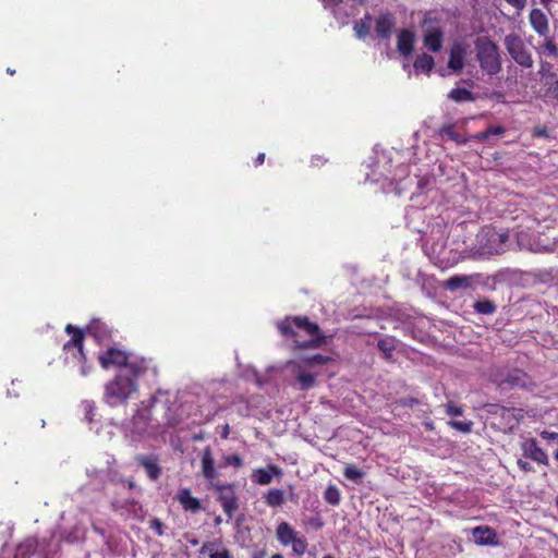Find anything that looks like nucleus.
<instances>
[{"instance_id":"obj_1","label":"nucleus","mask_w":558,"mask_h":558,"mask_svg":"<svg viewBox=\"0 0 558 558\" xmlns=\"http://www.w3.org/2000/svg\"><path fill=\"white\" fill-rule=\"evenodd\" d=\"M202 475L207 483V488L216 493V499L220 504L226 515L231 519L239 510V497L234 483L219 481V471L216 468L213 450L205 447L201 452Z\"/></svg>"},{"instance_id":"obj_2","label":"nucleus","mask_w":558,"mask_h":558,"mask_svg":"<svg viewBox=\"0 0 558 558\" xmlns=\"http://www.w3.org/2000/svg\"><path fill=\"white\" fill-rule=\"evenodd\" d=\"M280 333L291 339L295 349H318L327 343V336L318 324L306 316L286 317L277 324Z\"/></svg>"},{"instance_id":"obj_3","label":"nucleus","mask_w":558,"mask_h":558,"mask_svg":"<svg viewBox=\"0 0 558 558\" xmlns=\"http://www.w3.org/2000/svg\"><path fill=\"white\" fill-rule=\"evenodd\" d=\"M138 389L137 383L124 373L117 374L105 385L104 401L110 407L125 403Z\"/></svg>"},{"instance_id":"obj_4","label":"nucleus","mask_w":558,"mask_h":558,"mask_svg":"<svg viewBox=\"0 0 558 558\" xmlns=\"http://www.w3.org/2000/svg\"><path fill=\"white\" fill-rule=\"evenodd\" d=\"M475 49L476 59L484 72L488 75H496L501 71L499 48L490 38H477Z\"/></svg>"},{"instance_id":"obj_5","label":"nucleus","mask_w":558,"mask_h":558,"mask_svg":"<svg viewBox=\"0 0 558 558\" xmlns=\"http://www.w3.org/2000/svg\"><path fill=\"white\" fill-rule=\"evenodd\" d=\"M65 332L72 337L63 344V352L65 354H72L73 357L77 360L81 365V374L86 376L90 372L92 366L87 365V356L84 352L85 335L82 329L72 324L65 326Z\"/></svg>"},{"instance_id":"obj_6","label":"nucleus","mask_w":558,"mask_h":558,"mask_svg":"<svg viewBox=\"0 0 558 558\" xmlns=\"http://www.w3.org/2000/svg\"><path fill=\"white\" fill-rule=\"evenodd\" d=\"M487 411L498 420V426L504 433L513 432L524 417V410L519 408L489 404Z\"/></svg>"},{"instance_id":"obj_7","label":"nucleus","mask_w":558,"mask_h":558,"mask_svg":"<svg viewBox=\"0 0 558 558\" xmlns=\"http://www.w3.org/2000/svg\"><path fill=\"white\" fill-rule=\"evenodd\" d=\"M276 538L282 546H292L294 554L302 556L307 550V541L288 523L281 522L276 527Z\"/></svg>"},{"instance_id":"obj_8","label":"nucleus","mask_w":558,"mask_h":558,"mask_svg":"<svg viewBox=\"0 0 558 558\" xmlns=\"http://www.w3.org/2000/svg\"><path fill=\"white\" fill-rule=\"evenodd\" d=\"M505 47L510 57L522 68L530 69L533 66V58L526 48L523 39L514 34H508L504 40Z\"/></svg>"},{"instance_id":"obj_9","label":"nucleus","mask_w":558,"mask_h":558,"mask_svg":"<svg viewBox=\"0 0 558 558\" xmlns=\"http://www.w3.org/2000/svg\"><path fill=\"white\" fill-rule=\"evenodd\" d=\"M496 383L501 389L531 390L535 387L532 377L520 368L507 371L496 379Z\"/></svg>"},{"instance_id":"obj_10","label":"nucleus","mask_w":558,"mask_h":558,"mask_svg":"<svg viewBox=\"0 0 558 558\" xmlns=\"http://www.w3.org/2000/svg\"><path fill=\"white\" fill-rule=\"evenodd\" d=\"M423 45L432 52H439L444 46L445 32L436 20L425 17L422 22Z\"/></svg>"},{"instance_id":"obj_11","label":"nucleus","mask_w":558,"mask_h":558,"mask_svg":"<svg viewBox=\"0 0 558 558\" xmlns=\"http://www.w3.org/2000/svg\"><path fill=\"white\" fill-rule=\"evenodd\" d=\"M130 354L119 347L108 345L98 353L97 360L104 369L121 368L129 362Z\"/></svg>"},{"instance_id":"obj_12","label":"nucleus","mask_w":558,"mask_h":558,"mask_svg":"<svg viewBox=\"0 0 558 558\" xmlns=\"http://www.w3.org/2000/svg\"><path fill=\"white\" fill-rule=\"evenodd\" d=\"M287 368L294 377L299 390L307 391L315 387L317 375L305 371L303 362L288 361Z\"/></svg>"},{"instance_id":"obj_13","label":"nucleus","mask_w":558,"mask_h":558,"mask_svg":"<svg viewBox=\"0 0 558 558\" xmlns=\"http://www.w3.org/2000/svg\"><path fill=\"white\" fill-rule=\"evenodd\" d=\"M523 456L538 464L548 465L549 459L546 451L541 448L535 438H527L520 445Z\"/></svg>"},{"instance_id":"obj_14","label":"nucleus","mask_w":558,"mask_h":558,"mask_svg":"<svg viewBox=\"0 0 558 558\" xmlns=\"http://www.w3.org/2000/svg\"><path fill=\"white\" fill-rule=\"evenodd\" d=\"M149 364L150 361L146 357L130 354L129 362L125 363L124 368L130 374L129 376L136 381L137 378L147 373Z\"/></svg>"},{"instance_id":"obj_15","label":"nucleus","mask_w":558,"mask_h":558,"mask_svg":"<svg viewBox=\"0 0 558 558\" xmlns=\"http://www.w3.org/2000/svg\"><path fill=\"white\" fill-rule=\"evenodd\" d=\"M466 45L461 41H456L450 48L448 68L453 72H460L464 66V59L466 56Z\"/></svg>"},{"instance_id":"obj_16","label":"nucleus","mask_w":558,"mask_h":558,"mask_svg":"<svg viewBox=\"0 0 558 558\" xmlns=\"http://www.w3.org/2000/svg\"><path fill=\"white\" fill-rule=\"evenodd\" d=\"M395 26V16L389 12L380 13L375 20V32L380 39L390 38Z\"/></svg>"},{"instance_id":"obj_17","label":"nucleus","mask_w":558,"mask_h":558,"mask_svg":"<svg viewBox=\"0 0 558 558\" xmlns=\"http://www.w3.org/2000/svg\"><path fill=\"white\" fill-rule=\"evenodd\" d=\"M415 44V34L409 28H403L399 32L397 37L398 52L408 58L412 54Z\"/></svg>"},{"instance_id":"obj_18","label":"nucleus","mask_w":558,"mask_h":558,"mask_svg":"<svg viewBox=\"0 0 558 558\" xmlns=\"http://www.w3.org/2000/svg\"><path fill=\"white\" fill-rule=\"evenodd\" d=\"M274 476H282V470L276 464H268L267 468L257 469L252 474L253 482L263 486L270 484Z\"/></svg>"},{"instance_id":"obj_19","label":"nucleus","mask_w":558,"mask_h":558,"mask_svg":"<svg viewBox=\"0 0 558 558\" xmlns=\"http://www.w3.org/2000/svg\"><path fill=\"white\" fill-rule=\"evenodd\" d=\"M532 28L542 37L549 34V23L546 14L541 9H532L529 14Z\"/></svg>"},{"instance_id":"obj_20","label":"nucleus","mask_w":558,"mask_h":558,"mask_svg":"<svg viewBox=\"0 0 558 558\" xmlns=\"http://www.w3.org/2000/svg\"><path fill=\"white\" fill-rule=\"evenodd\" d=\"M175 499L179 501V504L185 511H191L195 513L203 509L199 499L193 497L191 494V489L187 487L181 488L178 492Z\"/></svg>"},{"instance_id":"obj_21","label":"nucleus","mask_w":558,"mask_h":558,"mask_svg":"<svg viewBox=\"0 0 558 558\" xmlns=\"http://www.w3.org/2000/svg\"><path fill=\"white\" fill-rule=\"evenodd\" d=\"M472 535L477 545H496L497 534L494 529L487 525L475 526L472 530Z\"/></svg>"},{"instance_id":"obj_22","label":"nucleus","mask_w":558,"mask_h":558,"mask_svg":"<svg viewBox=\"0 0 558 558\" xmlns=\"http://www.w3.org/2000/svg\"><path fill=\"white\" fill-rule=\"evenodd\" d=\"M135 460L146 470V473L151 481H156L160 477L161 468L158 464V458L156 456L140 454Z\"/></svg>"},{"instance_id":"obj_23","label":"nucleus","mask_w":558,"mask_h":558,"mask_svg":"<svg viewBox=\"0 0 558 558\" xmlns=\"http://www.w3.org/2000/svg\"><path fill=\"white\" fill-rule=\"evenodd\" d=\"M473 276L466 275H454L448 278L442 287L449 291H456L458 289H468L472 286Z\"/></svg>"},{"instance_id":"obj_24","label":"nucleus","mask_w":558,"mask_h":558,"mask_svg":"<svg viewBox=\"0 0 558 558\" xmlns=\"http://www.w3.org/2000/svg\"><path fill=\"white\" fill-rule=\"evenodd\" d=\"M87 333L93 336L97 342L105 345L111 338L110 331L100 322H93L87 327Z\"/></svg>"},{"instance_id":"obj_25","label":"nucleus","mask_w":558,"mask_h":558,"mask_svg":"<svg viewBox=\"0 0 558 558\" xmlns=\"http://www.w3.org/2000/svg\"><path fill=\"white\" fill-rule=\"evenodd\" d=\"M413 66L417 73L429 75L435 66V60L430 54L423 52L415 58Z\"/></svg>"},{"instance_id":"obj_26","label":"nucleus","mask_w":558,"mask_h":558,"mask_svg":"<svg viewBox=\"0 0 558 558\" xmlns=\"http://www.w3.org/2000/svg\"><path fill=\"white\" fill-rule=\"evenodd\" d=\"M264 501L270 508L281 507L286 502L284 492L280 488H271L264 496Z\"/></svg>"},{"instance_id":"obj_27","label":"nucleus","mask_w":558,"mask_h":558,"mask_svg":"<svg viewBox=\"0 0 558 558\" xmlns=\"http://www.w3.org/2000/svg\"><path fill=\"white\" fill-rule=\"evenodd\" d=\"M448 98L458 104L475 100V96L471 90L459 87L452 88L448 94Z\"/></svg>"},{"instance_id":"obj_28","label":"nucleus","mask_w":558,"mask_h":558,"mask_svg":"<svg viewBox=\"0 0 558 558\" xmlns=\"http://www.w3.org/2000/svg\"><path fill=\"white\" fill-rule=\"evenodd\" d=\"M544 38V43L538 47V53L546 54L547 57L558 60V45L555 39L548 35Z\"/></svg>"},{"instance_id":"obj_29","label":"nucleus","mask_w":558,"mask_h":558,"mask_svg":"<svg viewBox=\"0 0 558 558\" xmlns=\"http://www.w3.org/2000/svg\"><path fill=\"white\" fill-rule=\"evenodd\" d=\"M440 136L447 137L450 141L461 145L466 144L468 140L463 137L461 134L456 132L454 124H446L439 131Z\"/></svg>"},{"instance_id":"obj_30","label":"nucleus","mask_w":558,"mask_h":558,"mask_svg":"<svg viewBox=\"0 0 558 558\" xmlns=\"http://www.w3.org/2000/svg\"><path fill=\"white\" fill-rule=\"evenodd\" d=\"M377 348L384 353L386 360H390L396 350V339L393 337L381 338L377 342Z\"/></svg>"},{"instance_id":"obj_31","label":"nucleus","mask_w":558,"mask_h":558,"mask_svg":"<svg viewBox=\"0 0 558 558\" xmlns=\"http://www.w3.org/2000/svg\"><path fill=\"white\" fill-rule=\"evenodd\" d=\"M295 362H303V366H314V365H326L331 361L330 356L323 354H313L311 356L301 357L299 360H294Z\"/></svg>"},{"instance_id":"obj_32","label":"nucleus","mask_w":558,"mask_h":558,"mask_svg":"<svg viewBox=\"0 0 558 558\" xmlns=\"http://www.w3.org/2000/svg\"><path fill=\"white\" fill-rule=\"evenodd\" d=\"M322 2L325 9H330L332 11L337 20H339L342 24H347V19L350 16V14H342L338 9L342 0H322Z\"/></svg>"},{"instance_id":"obj_33","label":"nucleus","mask_w":558,"mask_h":558,"mask_svg":"<svg viewBox=\"0 0 558 558\" xmlns=\"http://www.w3.org/2000/svg\"><path fill=\"white\" fill-rule=\"evenodd\" d=\"M324 499L331 506H338L341 501L340 489L333 484L328 485L324 492Z\"/></svg>"},{"instance_id":"obj_34","label":"nucleus","mask_w":558,"mask_h":558,"mask_svg":"<svg viewBox=\"0 0 558 558\" xmlns=\"http://www.w3.org/2000/svg\"><path fill=\"white\" fill-rule=\"evenodd\" d=\"M474 310L476 313L492 315L496 312L497 306L490 300H480L474 303Z\"/></svg>"},{"instance_id":"obj_35","label":"nucleus","mask_w":558,"mask_h":558,"mask_svg":"<svg viewBox=\"0 0 558 558\" xmlns=\"http://www.w3.org/2000/svg\"><path fill=\"white\" fill-rule=\"evenodd\" d=\"M343 475L347 480H350L354 483H360L364 477L365 473L359 469L355 464H347L343 470Z\"/></svg>"},{"instance_id":"obj_36","label":"nucleus","mask_w":558,"mask_h":558,"mask_svg":"<svg viewBox=\"0 0 558 558\" xmlns=\"http://www.w3.org/2000/svg\"><path fill=\"white\" fill-rule=\"evenodd\" d=\"M353 31L359 39H364L368 36L371 26L365 21H356L354 23Z\"/></svg>"},{"instance_id":"obj_37","label":"nucleus","mask_w":558,"mask_h":558,"mask_svg":"<svg viewBox=\"0 0 558 558\" xmlns=\"http://www.w3.org/2000/svg\"><path fill=\"white\" fill-rule=\"evenodd\" d=\"M222 462L225 466H234L236 469L242 468L244 464L242 457L238 453L225 456Z\"/></svg>"},{"instance_id":"obj_38","label":"nucleus","mask_w":558,"mask_h":558,"mask_svg":"<svg viewBox=\"0 0 558 558\" xmlns=\"http://www.w3.org/2000/svg\"><path fill=\"white\" fill-rule=\"evenodd\" d=\"M449 426L459 430L463 434H469L472 432L473 422L472 421H450Z\"/></svg>"},{"instance_id":"obj_39","label":"nucleus","mask_w":558,"mask_h":558,"mask_svg":"<svg viewBox=\"0 0 558 558\" xmlns=\"http://www.w3.org/2000/svg\"><path fill=\"white\" fill-rule=\"evenodd\" d=\"M538 73L544 78H550V80L557 78L556 73L553 72V64L547 61H544V60H541V62H539Z\"/></svg>"},{"instance_id":"obj_40","label":"nucleus","mask_w":558,"mask_h":558,"mask_svg":"<svg viewBox=\"0 0 558 558\" xmlns=\"http://www.w3.org/2000/svg\"><path fill=\"white\" fill-rule=\"evenodd\" d=\"M132 423L134 426V430L138 433H142L146 429L147 420L141 411H137V413L133 416Z\"/></svg>"},{"instance_id":"obj_41","label":"nucleus","mask_w":558,"mask_h":558,"mask_svg":"<svg viewBox=\"0 0 558 558\" xmlns=\"http://www.w3.org/2000/svg\"><path fill=\"white\" fill-rule=\"evenodd\" d=\"M38 547L36 538H27L23 544L20 545L19 549L25 554H34Z\"/></svg>"},{"instance_id":"obj_42","label":"nucleus","mask_w":558,"mask_h":558,"mask_svg":"<svg viewBox=\"0 0 558 558\" xmlns=\"http://www.w3.org/2000/svg\"><path fill=\"white\" fill-rule=\"evenodd\" d=\"M420 403L418 399L413 397L400 398L396 401V404L402 408H413Z\"/></svg>"},{"instance_id":"obj_43","label":"nucleus","mask_w":558,"mask_h":558,"mask_svg":"<svg viewBox=\"0 0 558 558\" xmlns=\"http://www.w3.org/2000/svg\"><path fill=\"white\" fill-rule=\"evenodd\" d=\"M446 413L452 417L460 416L463 414V409L459 405L453 404L452 402H448L446 404Z\"/></svg>"},{"instance_id":"obj_44","label":"nucleus","mask_w":558,"mask_h":558,"mask_svg":"<svg viewBox=\"0 0 558 558\" xmlns=\"http://www.w3.org/2000/svg\"><path fill=\"white\" fill-rule=\"evenodd\" d=\"M209 558H231V553L228 548L222 547L214 553H210Z\"/></svg>"},{"instance_id":"obj_45","label":"nucleus","mask_w":558,"mask_h":558,"mask_svg":"<svg viewBox=\"0 0 558 558\" xmlns=\"http://www.w3.org/2000/svg\"><path fill=\"white\" fill-rule=\"evenodd\" d=\"M486 131L488 133V137L490 135H504L506 133V129L501 125H490Z\"/></svg>"},{"instance_id":"obj_46","label":"nucleus","mask_w":558,"mask_h":558,"mask_svg":"<svg viewBox=\"0 0 558 558\" xmlns=\"http://www.w3.org/2000/svg\"><path fill=\"white\" fill-rule=\"evenodd\" d=\"M509 236L507 233H498V232H492L489 240L490 241H499L500 244H505L508 241Z\"/></svg>"},{"instance_id":"obj_47","label":"nucleus","mask_w":558,"mask_h":558,"mask_svg":"<svg viewBox=\"0 0 558 558\" xmlns=\"http://www.w3.org/2000/svg\"><path fill=\"white\" fill-rule=\"evenodd\" d=\"M539 436L545 440L558 441V433L556 432L543 430Z\"/></svg>"},{"instance_id":"obj_48","label":"nucleus","mask_w":558,"mask_h":558,"mask_svg":"<svg viewBox=\"0 0 558 558\" xmlns=\"http://www.w3.org/2000/svg\"><path fill=\"white\" fill-rule=\"evenodd\" d=\"M517 464H518L519 469L521 471H523L524 473H529V472H533L534 471V469L531 465V463H529V462H526V461H524L522 459H518Z\"/></svg>"},{"instance_id":"obj_49","label":"nucleus","mask_w":558,"mask_h":558,"mask_svg":"<svg viewBox=\"0 0 558 558\" xmlns=\"http://www.w3.org/2000/svg\"><path fill=\"white\" fill-rule=\"evenodd\" d=\"M215 546H216V543H214V542H205V543H203V545H202V547L199 549V554L204 555L206 553H209V554L214 553L215 551L214 550Z\"/></svg>"},{"instance_id":"obj_50","label":"nucleus","mask_w":558,"mask_h":558,"mask_svg":"<svg viewBox=\"0 0 558 558\" xmlns=\"http://www.w3.org/2000/svg\"><path fill=\"white\" fill-rule=\"evenodd\" d=\"M534 137H548V130L546 126H537L533 130Z\"/></svg>"},{"instance_id":"obj_51","label":"nucleus","mask_w":558,"mask_h":558,"mask_svg":"<svg viewBox=\"0 0 558 558\" xmlns=\"http://www.w3.org/2000/svg\"><path fill=\"white\" fill-rule=\"evenodd\" d=\"M507 3L515 8L518 11H522L526 7L527 0H506Z\"/></svg>"},{"instance_id":"obj_52","label":"nucleus","mask_w":558,"mask_h":558,"mask_svg":"<svg viewBox=\"0 0 558 558\" xmlns=\"http://www.w3.org/2000/svg\"><path fill=\"white\" fill-rule=\"evenodd\" d=\"M150 526L156 531L157 535L161 536L163 534V524L160 520H153Z\"/></svg>"},{"instance_id":"obj_53","label":"nucleus","mask_w":558,"mask_h":558,"mask_svg":"<svg viewBox=\"0 0 558 558\" xmlns=\"http://www.w3.org/2000/svg\"><path fill=\"white\" fill-rule=\"evenodd\" d=\"M266 556V551L263 549V550H256L252 554L251 558H265ZM270 558H284L282 554L280 553H277V554H274Z\"/></svg>"},{"instance_id":"obj_54","label":"nucleus","mask_w":558,"mask_h":558,"mask_svg":"<svg viewBox=\"0 0 558 558\" xmlns=\"http://www.w3.org/2000/svg\"><path fill=\"white\" fill-rule=\"evenodd\" d=\"M473 138L477 142H485L487 138H488V133L487 131H483V132H480V133H476Z\"/></svg>"},{"instance_id":"obj_55","label":"nucleus","mask_w":558,"mask_h":558,"mask_svg":"<svg viewBox=\"0 0 558 558\" xmlns=\"http://www.w3.org/2000/svg\"><path fill=\"white\" fill-rule=\"evenodd\" d=\"M266 155L264 153H259L254 159V166L259 167L264 163Z\"/></svg>"},{"instance_id":"obj_56","label":"nucleus","mask_w":558,"mask_h":558,"mask_svg":"<svg viewBox=\"0 0 558 558\" xmlns=\"http://www.w3.org/2000/svg\"><path fill=\"white\" fill-rule=\"evenodd\" d=\"M228 436H229V425L227 424V425H225V427H223V430H222V433H221V437H222L223 439H226V438H228Z\"/></svg>"},{"instance_id":"obj_57","label":"nucleus","mask_w":558,"mask_h":558,"mask_svg":"<svg viewBox=\"0 0 558 558\" xmlns=\"http://www.w3.org/2000/svg\"><path fill=\"white\" fill-rule=\"evenodd\" d=\"M360 21H365L371 26L372 15L369 14V12H366L364 17L361 19Z\"/></svg>"},{"instance_id":"obj_58","label":"nucleus","mask_w":558,"mask_h":558,"mask_svg":"<svg viewBox=\"0 0 558 558\" xmlns=\"http://www.w3.org/2000/svg\"><path fill=\"white\" fill-rule=\"evenodd\" d=\"M553 93L556 97H558V80H555V85L553 86Z\"/></svg>"},{"instance_id":"obj_59","label":"nucleus","mask_w":558,"mask_h":558,"mask_svg":"<svg viewBox=\"0 0 558 558\" xmlns=\"http://www.w3.org/2000/svg\"><path fill=\"white\" fill-rule=\"evenodd\" d=\"M189 542H190V544H191V545H193V546L198 545V539H197V538H192V539H190Z\"/></svg>"},{"instance_id":"obj_60","label":"nucleus","mask_w":558,"mask_h":558,"mask_svg":"<svg viewBox=\"0 0 558 558\" xmlns=\"http://www.w3.org/2000/svg\"><path fill=\"white\" fill-rule=\"evenodd\" d=\"M502 250L495 248L494 251L489 250V254H500Z\"/></svg>"},{"instance_id":"obj_61","label":"nucleus","mask_w":558,"mask_h":558,"mask_svg":"<svg viewBox=\"0 0 558 558\" xmlns=\"http://www.w3.org/2000/svg\"><path fill=\"white\" fill-rule=\"evenodd\" d=\"M7 73L10 74V75H13V74H15V70H13L11 68H8L7 69Z\"/></svg>"},{"instance_id":"obj_62","label":"nucleus","mask_w":558,"mask_h":558,"mask_svg":"<svg viewBox=\"0 0 558 558\" xmlns=\"http://www.w3.org/2000/svg\"><path fill=\"white\" fill-rule=\"evenodd\" d=\"M551 0H541V3L545 7H547L550 3Z\"/></svg>"},{"instance_id":"obj_63","label":"nucleus","mask_w":558,"mask_h":558,"mask_svg":"<svg viewBox=\"0 0 558 558\" xmlns=\"http://www.w3.org/2000/svg\"><path fill=\"white\" fill-rule=\"evenodd\" d=\"M323 558H335L332 555H325Z\"/></svg>"},{"instance_id":"obj_64","label":"nucleus","mask_w":558,"mask_h":558,"mask_svg":"<svg viewBox=\"0 0 558 558\" xmlns=\"http://www.w3.org/2000/svg\"><path fill=\"white\" fill-rule=\"evenodd\" d=\"M555 459L558 461V449L555 452Z\"/></svg>"}]
</instances>
